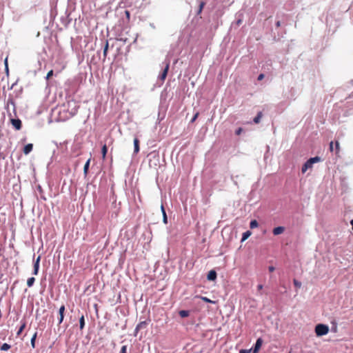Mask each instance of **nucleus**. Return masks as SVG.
I'll use <instances>...</instances> for the list:
<instances>
[{"instance_id": "obj_1", "label": "nucleus", "mask_w": 353, "mask_h": 353, "mask_svg": "<svg viewBox=\"0 0 353 353\" xmlns=\"http://www.w3.org/2000/svg\"><path fill=\"white\" fill-rule=\"evenodd\" d=\"M329 332V327L325 324H318L315 327V333L316 336H321Z\"/></svg>"}, {"instance_id": "obj_2", "label": "nucleus", "mask_w": 353, "mask_h": 353, "mask_svg": "<svg viewBox=\"0 0 353 353\" xmlns=\"http://www.w3.org/2000/svg\"><path fill=\"white\" fill-rule=\"evenodd\" d=\"M67 105L68 107V111L72 116L75 115L78 112L79 106L77 105L74 101H68Z\"/></svg>"}, {"instance_id": "obj_3", "label": "nucleus", "mask_w": 353, "mask_h": 353, "mask_svg": "<svg viewBox=\"0 0 353 353\" xmlns=\"http://www.w3.org/2000/svg\"><path fill=\"white\" fill-rule=\"evenodd\" d=\"M148 325V323L147 321H141L139 323L137 324V325L135 327V330H134V336H137V333L140 330H142V329H144L147 327Z\"/></svg>"}, {"instance_id": "obj_4", "label": "nucleus", "mask_w": 353, "mask_h": 353, "mask_svg": "<svg viewBox=\"0 0 353 353\" xmlns=\"http://www.w3.org/2000/svg\"><path fill=\"white\" fill-rule=\"evenodd\" d=\"M263 339L261 338H259L255 343V345L252 350V353H258L262 344H263Z\"/></svg>"}, {"instance_id": "obj_5", "label": "nucleus", "mask_w": 353, "mask_h": 353, "mask_svg": "<svg viewBox=\"0 0 353 353\" xmlns=\"http://www.w3.org/2000/svg\"><path fill=\"white\" fill-rule=\"evenodd\" d=\"M65 310V305H62L59 310V325H60L63 321Z\"/></svg>"}, {"instance_id": "obj_6", "label": "nucleus", "mask_w": 353, "mask_h": 353, "mask_svg": "<svg viewBox=\"0 0 353 353\" xmlns=\"http://www.w3.org/2000/svg\"><path fill=\"white\" fill-rule=\"evenodd\" d=\"M11 123L16 130H19L21 128L22 124L21 121L20 119H11Z\"/></svg>"}, {"instance_id": "obj_7", "label": "nucleus", "mask_w": 353, "mask_h": 353, "mask_svg": "<svg viewBox=\"0 0 353 353\" xmlns=\"http://www.w3.org/2000/svg\"><path fill=\"white\" fill-rule=\"evenodd\" d=\"M169 67H170V62L168 61L166 63L165 68H164L162 74L160 76L161 80L164 81L165 79L167 74H168V70H169Z\"/></svg>"}, {"instance_id": "obj_8", "label": "nucleus", "mask_w": 353, "mask_h": 353, "mask_svg": "<svg viewBox=\"0 0 353 353\" xmlns=\"http://www.w3.org/2000/svg\"><path fill=\"white\" fill-rule=\"evenodd\" d=\"M285 231V228L283 227V226H279V227H276V228H274L272 230V233L274 234V235H279L282 233H283V232Z\"/></svg>"}, {"instance_id": "obj_9", "label": "nucleus", "mask_w": 353, "mask_h": 353, "mask_svg": "<svg viewBox=\"0 0 353 353\" xmlns=\"http://www.w3.org/2000/svg\"><path fill=\"white\" fill-rule=\"evenodd\" d=\"M40 260H41V256H39L37 257V260L35 261L34 263V272H33V274L34 275H37L38 274Z\"/></svg>"}, {"instance_id": "obj_10", "label": "nucleus", "mask_w": 353, "mask_h": 353, "mask_svg": "<svg viewBox=\"0 0 353 353\" xmlns=\"http://www.w3.org/2000/svg\"><path fill=\"white\" fill-rule=\"evenodd\" d=\"M209 281H214L216 279V272L214 270H210L207 276Z\"/></svg>"}, {"instance_id": "obj_11", "label": "nucleus", "mask_w": 353, "mask_h": 353, "mask_svg": "<svg viewBox=\"0 0 353 353\" xmlns=\"http://www.w3.org/2000/svg\"><path fill=\"white\" fill-rule=\"evenodd\" d=\"M32 148H33V145L32 143H28V144L26 145L23 150V153L25 154H28L32 150Z\"/></svg>"}, {"instance_id": "obj_12", "label": "nucleus", "mask_w": 353, "mask_h": 353, "mask_svg": "<svg viewBox=\"0 0 353 353\" xmlns=\"http://www.w3.org/2000/svg\"><path fill=\"white\" fill-rule=\"evenodd\" d=\"M134 153H138L139 151V141L137 138L134 139Z\"/></svg>"}, {"instance_id": "obj_13", "label": "nucleus", "mask_w": 353, "mask_h": 353, "mask_svg": "<svg viewBox=\"0 0 353 353\" xmlns=\"http://www.w3.org/2000/svg\"><path fill=\"white\" fill-rule=\"evenodd\" d=\"M90 163V159H89L86 161L85 165H84V167H83V174H84L85 176H87V174L88 173V169H89Z\"/></svg>"}, {"instance_id": "obj_14", "label": "nucleus", "mask_w": 353, "mask_h": 353, "mask_svg": "<svg viewBox=\"0 0 353 353\" xmlns=\"http://www.w3.org/2000/svg\"><path fill=\"white\" fill-rule=\"evenodd\" d=\"M107 152H108V148H107V145L105 144L103 145V147L101 148V154H102L103 160L105 159Z\"/></svg>"}, {"instance_id": "obj_15", "label": "nucleus", "mask_w": 353, "mask_h": 353, "mask_svg": "<svg viewBox=\"0 0 353 353\" xmlns=\"http://www.w3.org/2000/svg\"><path fill=\"white\" fill-rule=\"evenodd\" d=\"M312 167V164H308V161H307L305 164L303 165L301 168V171L303 173H305L308 168H311Z\"/></svg>"}, {"instance_id": "obj_16", "label": "nucleus", "mask_w": 353, "mask_h": 353, "mask_svg": "<svg viewBox=\"0 0 353 353\" xmlns=\"http://www.w3.org/2000/svg\"><path fill=\"white\" fill-rule=\"evenodd\" d=\"M85 326V319L84 316L82 315L79 319V328L81 330H82L84 328Z\"/></svg>"}, {"instance_id": "obj_17", "label": "nucleus", "mask_w": 353, "mask_h": 353, "mask_svg": "<svg viewBox=\"0 0 353 353\" xmlns=\"http://www.w3.org/2000/svg\"><path fill=\"white\" fill-rule=\"evenodd\" d=\"M196 297L201 299V300H203V301H205L206 303H216L215 301L210 300V299H208L206 296H196Z\"/></svg>"}, {"instance_id": "obj_18", "label": "nucleus", "mask_w": 353, "mask_h": 353, "mask_svg": "<svg viewBox=\"0 0 353 353\" xmlns=\"http://www.w3.org/2000/svg\"><path fill=\"white\" fill-rule=\"evenodd\" d=\"M179 314L181 317L185 318L190 315V312L188 310H181Z\"/></svg>"}, {"instance_id": "obj_19", "label": "nucleus", "mask_w": 353, "mask_h": 353, "mask_svg": "<svg viewBox=\"0 0 353 353\" xmlns=\"http://www.w3.org/2000/svg\"><path fill=\"white\" fill-rule=\"evenodd\" d=\"M26 323L24 321L22 323L21 325L20 326L19 329L18 330L17 332V336H19L21 332L23 331V330L26 328Z\"/></svg>"}, {"instance_id": "obj_20", "label": "nucleus", "mask_w": 353, "mask_h": 353, "mask_svg": "<svg viewBox=\"0 0 353 353\" xmlns=\"http://www.w3.org/2000/svg\"><path fill=\"white\" fill-rule=\"evenodd\" d=\"M262 116H263L262 112H259L257 114V115L254 118V120H253V121H254V122L255 123H259L260 122V121H261V119Z\"/></svg>"}, {"instance_id": "obj_21", "label": "nucleus", "mask_w": 353, "mask_h": 353, "mask_svg": "<svg viewBox=\"0 0 353 353\" xmlns=\"http://www.w3.org/2000/svg\"><path fill=\"white\" fill-rule=\"evenodd\" d=\"M308 161V164H312L319 162L320 161V158L319 157H315L313 158H310Z\"/></svg>"}, {"instance_id": "obj_22", "label": "nucleus", "mask_w": 353, "mask_h": 353, "mask_svg": "<svg viewBox=\"0 0 353 353\" xmlns=\"http://www.w3.org/2000/svg\"><path fill=\"white\" fill-rule=\"evenodd\" d=\"M252 234V232L250 231H246L243 234L241 241H245L248 237Z\"/></svg>"}, {"instance_id": "obj_23", "label": "nucleus", "mask_w": 353, "mask_h": 353, "mask_svg": "<svg viewBox=\"0 0 353 353\" xmlns=\"http://www.w3.org/2000/svg\"><path fill=\"white\" fill-rule=\"evenodd\" d=\"M108 47H109L108 41H106L105 45L104 48H103V52L104 59H105L106 57H107Z\"/></svg>"}, {"instance_id": "obj_24", "label": "nucleus", "mask_w": 353, "mask_h": 353, "mask_svg": "<svg viewBox=\"0 0 353 353\" xmlns=\"http://www.w3.org/2000/svg\"><path fill=\"white\" fill-rule=\"evenodd\" d=\"M259 226V223H258V221L256 220H252L251 221L250 223V228L251 229H254V228H256Z\"/></svg>"}, {"instance_id": "obj_25", "label": "nucleus", "mask_w": 353, "mask_h": 353, "mask_svg": "<svg viewBox=\"0 0 353 353\" xmlns=\"http://www.w3.org/2000/svg\"><path fill=\"white\" fill-rule=\"evenodd\" d=\"M35 281V279L34 277H30L27 281V285L28 287H32Z\"/></svg>"}, {"instance_id": "obj_26", "label": "nucleus", "mask_w": 353, "mask_h": 353, "mask_svg": "<svg viewBox=\"0 0 353 353\" xmlns=\"http://www.w3.org/2000/svg\"><path fill=\"white\" fill-rule=\"evenodd\" d=\"M10 348V345L8 343H3L1 347L0 350L2 351H7Z\"/></svg>"}, {"instance_id": "obj_27", "label": "nucleus", "mask_w": 353, "mask_h": 353, "mask_svg": "<svg viewBox=\"0 0 353 353\" xmlns=\"http://www.w3.org/2000/svg\"><path fill=\"white\" fill-rule=\"evenodd\" d=\"M37 332H35L31 339V345L33 348L35 347V340L37 339Z\"/></svg>"}, {"instance_id": "obj_28", "label": "nucleus", "mask_w": 353, "mask_h": 353, "mask_svg": "<svg viewBox=\"0 0 353 353\" xmlns=\"http://www.w3.org/2000/svg\"><path fill=\"white\" fill-rule=\"evenodd\" d=\"M205 2L203 1H201L200 3H199V10H198V12H197V14H199L201 13L203 9V7L205 6Z\"/></svg>"}, {"instance_id": "obj_29", "label": "nucleus", "mask_w": 353, "mask_h": 353, "mask_svg": "<svg viewBox=\"0 0 353 353\" xmlns=\"http://www.w3.org/2000/svg\"><path fill=\"white\" fill-rule=\"evenodd\" d=\"M340 150V145L339 141L335 142V153L336 154H339Z\"/></svg>"}, {"instance_id": "obj_30", "label": "nucleus", "mask_w": 353, "mask_h": 353, "mask_svg": "<svg viewBox=\"0 0 353 353\" xmlns=\"http://www.w3.org/2000/svg\"><path fill=\"white\" fill-rule=\"evenodd\" d=\"M293 283L296 288H300L301 287V283L296 279H294Z\"/></svg>"}, {"instance_id": "obj_31", "label": "nucleus", "mask_w": 353, "mask_h": 353, "mask_svg": "<svg viewBox=\"0 0 353 353\" xmlns=\"http://www.w3.org/2000/svg\"><path fill=\"white\" fill-rule=\"evenodd\" d=\"M163 220L164 223H168V219H167V215H166L165 209H163Z\"/></svg>"}, {"instance_id": "obj_32", "label": "nucleus", "mask_w": 353, "mask_h": 353, "mask_svg": "<svg viewBox=\"0 0 353 353\" xmlns=\"http://www.w3.org/2000/svg\"><path fill=\"white\" fill-rule=\"evenodd\" d=\"M52 75H53V70H50V71L48 72V74H47V75H46V79L47 80H48V79H50Z\"/></svg>"}, {"instance_id": "obj_33", "label": "nucleus", "mask_w": 353, "mask_h": 353, "mask_svg": "<svg viewBox=\"0 0 353 353\" xmlns=\"http://www.w3.org/2000/svg\"><path fill=\"white\" fill-rule=\"evenodd\" d=\"M120 353H128L127 345H123L121 348Z\"/></svg>"}, {"instance_id": "obj_34", "label": "nucleus", "mask_w": 353, "mask_h": 353, "mask_svg": "<svg viewBox=\"0 0 353 353\" xmlns=\"http://www.w3.org/2000/svg\"><path fill=\"white\" fill-rule=\"evenodd\" d=\"M125 16H126L127 20L129 21H130V11H128V10H125Z\"/></svg>"}, {"instance_id": "obj_35", "label": "nucleus", "mask_w": 353, "mask_h": 353, "mask_svg": "<svg viewBox=\"0 0 353 353\" xmlns=\"http://www.w3.org/2000/svg\"><path fill=\"white\" fill-rule=\"evenodd\" d=\"M243 132V128H239L236 132H235V134L236 135H240L241 134V132Z\"/></svg>"}, {"instance_id": "obj_36", "label": "nucleus", "mask_w": 353, "mask_h": 353, "mask_svg": "<svg viewBox=\"0 0 353 353\" xmlns=\"http://www.w3.org/2000/svg\"><path fill=\"white\" fill-rule=\"evenodd\" d=\"M199 112H196V113L194 115L193 118L191 119V123H193V122H194V121H195V120H196V119H197V117H199Z\"/></svg>"}, {"instance_id": "obj_37", "label": "nucleus", "mask_w": 353, "mask_h": 353, "mask_svg": "<svg viewBox=\"0 0 353 353\" xmlns=\"http://www.w3.org/2000/svg\"><path fill=\"white\" fill-rule=\"evenodd\" d=\"M330 152H334V142L333 141H331L330 143Z\"/></svg>"}, {"instance_id": "obj_38", "label": "nucleus", "mask_w": 353, "mask_h": 353, "mask_svg": "<svg viewBox=\"0 0 353 353\" xmlns=\"http://www.w3.org/2000/svg\"><path fill=\"white\" fill-rule=\"evenodd\" d=\"M251 350H240V353H250Z\"/></svg>"}, {"instance_id": "obj_39", "label": "nucleus", "mask_w": 353, "mask_h": 353, "mask_svg": "<svg viewBox=\"0 0 353 353\" xmlns=\"http://www.w3.org/2000/svg\"><path fill=\"white\" fill-rule=\"evenodd\" d=\"M274 270H275V268H274V266H269V267H268V270H269V272H274Z\"/></svg>"}, {"instance_id": "obj_40", "label": "nucleus", "mask_w": 353, "mask_h": 353, "mask_svg": "<svg viewBox=\"0 0 353 353\" xmlns=\"http://www.w3.org/2000/svg\"><path fill=\"white\" fill-rule=\"evenodd\" d=\"M264 78V74H260L258 77V80L259 81H261L262 79H263Z\"/></svg>"}, {"instance_id": "obj_41", "label": "nucleus", "mask_w": 353, "mask_h": 353, "mask_svg": "<svg viewBox=\"0 0 353 353\" xmlns=\"http://www.w3.org/2000/svg\"><path fill=\"white\" fill-rule=\"evenodd\" d=\"M276 26L277 28H279L281 26V21H276Z\"/></svg>"}, {"instance_id": "obj_42", "label": "nucleus", "mask_w": 353, "mask_h": 353, "mask_svg": "<svg viewBox=\"0 0 353 353\" xmlns=\"http://www.w3.org/2000/svg\"><path fill=\"white\" fill-rule=\"evenodd\" d=\"M257 288L259 290H261L263 289V285H261V284L258 285Z\"/></svg>"}, {"instance_id": "obj_43", "label": "nucleus", "mask_w": 353, "mask_h": 353, "mask_svg": "<svg viewBox=\"0 0 353 353\" xmlns=\"http://www.w3.org/2000/svg\"><path fill=\"white\" fill-rule=\"evenodd\" d=\"M5 65H6V70H8V60H7V58L5 60Z\"/></svg>"}, {"instance_id": "obj_44", "label": "nucleus", "mask_w": 353, "mask_h": 353, "mask_svg": "<svg viewBox=\"0 0 353 353\" xmlns=\"http://www.w3.org/2000/svg\"><path fill=\"white\" fill-rule=\"evenodd\" d=\"M163 209H164L163 205L161 204V211L163 212Z\"/></svg>"}, {"instance_id": "obj_45", "label": "nucleus", "mask_w": 353, "mask_h": 353, "mask_svg": "<svg viewBox=\"0 0 353 353\" xmlns=\"http://www.w3.org/2000/svg\"><path fill=\"white\" fill-rule=\"evenodd\" d=\"M350 224H351V225L352 227V230H353V219L350 221Z\"/></svg>"}]
</instances>
